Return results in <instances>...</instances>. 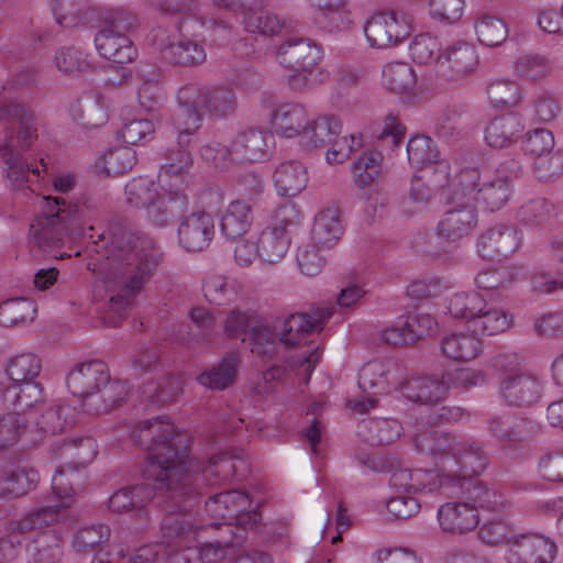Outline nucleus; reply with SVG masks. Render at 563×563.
<instances>
[{"label": "nucleus", "instance_id": "f257e3e1", "mask_svg": "<svg viewBox=\"0 0 563 563\" xmlns=\"http://www.w3.org/2000/svg\"><path fill=\"white\" fill-rule=\"evenodd\" d=\"M146 441L147 457L143 467V497L151 496L150 487L167 488L169 492L184 471L186 446L181 435L166 415L143 419V442Z\"/></svg>", "mask_w": 563, "mask_h": 563}, {"label": "nucleus", "instance_id": "f03ea898", "mask_svg": "<svg viewBox=\"0 0 563 563\" xmlns=\"http://www.w3.org/2000/svg\"><path fill=\"white\" fill-rule=\"evenodd\" d=\"M0 121H8L5 137L0 145V161L3 164L5 176H29L30 173L40 176L46 173L48 176H75L71 173L55 174L48 168L44 157L29 162L24 156L34 141L37 140V120L33 111L18 102L3 103L0 107Z\"/></svg>", "mask_w": 563, "mask_h": 563}, {"label": "nucleus", "instance_id": "7ed1b4c3", "mask_svg": "<svg viewBox=\"0 0 563 563\" xmlns=\"http://www.w3.org/2000/svg\"><path fill=\"white\" fill-rule=\"evenodd\" d=\"M413 444L418 452L430 455L445 474L477 477L488 465L484 445L470 438L429 430L418 433Z\"/></svg>", "mask_w": 563, "mask_h": 563}, {"label": "nucleus", "instance_id": "20e7f679", "mask_svg": "<svg viewBox=\"0 0 563 563\" xmlns=\"http://www.w3.org/2000/svg\"><path fill=\"white\" fill-rule=\"evenodd\" d=\"M333 307L316 308L311 313L296 312L285 319L268 324L255 325L250 334L251 351L263 358H272L278 344L295 347L313 333L323 329L324 323L332 317Z\"/></svg>", "mask_w": 563, "mask_h": 563}, {"label": "nucleus", "instance_id": "39448f33", "mask_svg": "<svg viewBox=\"0 0 563 563\" xmlns=\"http://www.w3.org/2000/svg\"><path fill=\"white\" fill-rule=\"evenodd\" d=\"M176 505L177 510L166 514L162 520V541L143 545V563L155 562L161 555L164 563H196L197 549L187 545L199 534L196 514L187 505Z\"/></svg>", "mask_w": 563, "mask_h": 563}, {"label": "nucleus", "instance_id": "423d86ee", "mask_svg": "<svg viewBox=\"0 0 563 563\" xmlns=\"http://www.w3.org/2000/svg\"><path fill=\"white\" fill-rule=\"evenodd\" d=\"M250 465L243 456V451L236 455L222 453L212 456L199 473H191L184 463V471L178 475L170 489L175 504L187 505L191 509L198 500L200 484L216 485L230 478L242 479L249 473Z\"/></svg>", "mask_w": 563, "mask_h": 563}, {"label": "nucleus", "instance_id": "0eeeda50", "mask_svg": "<svg viewBox=\"0 0 563 563\" xmlns=\"http://www.w3.org/2000/svg\"><path fill=\"white\" fill-rule=\"evenodd\" d=\"M41 213L30 224V236L42 250L60 247L66 238L81 234V216L78 205L59 197L46 196Z\"/></svg>", "mask_w": 563, "mask_h": 563}, {"label": "nucleus", "instance_id": "6e6552de", "mask_svg": "<svg viewBox=\"0 0 563 563\" xmlns=\"http://www.w3.org/2000/svg\"><path fill=\"white\" fill-rule=\"evenodd\" d=\"M139 236L126 234V245H119V255L109 274L110 309L119 312L131 307L141 292V252Z\"/></svg>", "mask_w": 563, "mask_h": 563}, {"label": "nucleus", "instance_id": "1a4fd4ad", "mask_svg": "<svg viewBox=\"0 0 563 563\" xmlns=\"http://www.w3.org/2000/svg\"><path fill=\"white\" fill-rule=\"evenodd\" d=\"M111 18L100 16L95 23L99 31L95 35L98 53L114 64L131 63L137 57V48L125 34L137 22L136 15L125 9H108Z\"/></svg>", "mask_w": 563, "mask_h": 563}, {"label": "nucleus", "instance_id": "9d476101", "mask_svg": "<svg viewBox=\"0 0 563 563\" xmlns=\"http://www.w3.org/2000/svg\"><path fill=\"white\" fill-rule=\"evenodd\" d=\"M66 503L43 506L29 511L19 520H11L5 526V533L0 538V563L14 562L29 545V534L48 528L59 521Z\"/></svg>", "mask_w": 563, "mask_h": 563}, {"label": "nucleus", "instance_id": "9b49d317", "mask_svg": "<svg viewBox=\"0 0 563 563\" xmlns=\"http://www.w3.org/2000/svg\"><path fill=\"white\" fill-rule=\"evenodd\" d=\"M152 180L143 192V218L156 228L166 227L174 214L188 207L187 184L184 178H164V183Z\"/></svg>", "mask_w": 563, "mask_h": 563}, {"label": "nucleus", "instance_id": "f8f14e48", "mask_svg": "<svg viewBox=\"0 0 563 563\" xmlns=\"http://www.w3.org/2000/svg\"><path fill=\"white\" fill-rule=\"evenodd\" d=\"M194 90H184L177 93L178 110L174 115V125L179 131L177 136V150H172L166 156V163L161 166L159 176H180L189 174L194 165L191 154L187 147L191 143V136L200 129L202 114L195 112L191 104Z\"/></svg>", "mask_w": 563, "mask_h": 563}, {"label": "nucleus", "instance_id": "ddd939ff", "mask_svg": "<svg viewBox=\"0 0 563 563\" xmlns=\"http://www.w3.org/2000/svg\"><path fill=\"white\" fill-rule=\"evenodd\" d=\"M515 355L500 354L494 360V367L504 372L499 382L501 400L517 408H529L540 401L543 395V383L534 374L528 372H514L517 365Z\"/></svg>", "mask_w": 563, "mask_h": 563}, {"label": "nucleus", "instance_id": "4468645a", "mask_svg": "<svg viewBox=\"0 0 563 563\" xmlns=\"http://www.w3.org/2000/svg\"><path fill=\"white\" fill-rule=\"evenodd\" d=\"M446 492L449 498L466 499L476 512L481 509L501 515L510 507L501 493L476 476H455L453 485L446 486Z\"/></svg>", "mask_w": 563, "mask_h": 563}, {"label": "nucleus", "instance_id": "2eb2a0df", "mask_svg": "<svg viewBox=\"0 0 563 563\" xmlns=\"http://www.w3.org/2000/svg\"><path fill=\"white\" fill-rule=\"evenodd\" d=\"M367 43L374 48L397 46L411 34V24L406 14L395 11L377 12L363 25Z\"/></svg>", "mask_w": 563, "mask_h": 563}, {"label": "nucleus", "instance_id": "dca6fc26", "mask_svg": "<svg viewBox=\"0 0 563 563\" xmlns=\"http://www.w3.org/2000/svg\"><path fill=\"white\" fill-rule=\"evenodd\" d=\"M194 90L191 104L195 112L201 113L206 110L211 117L225 118L235 112L238 98L235 91L230 87H214L203 89L197 84H187L179 88L177 93L184 90Z\"/></svg>", "mask_w": 563, "mask_h": 563}, {"label": "nucleus", "instance_id": "f3484780", "mask_svg": "<svg viewBox=\"0 0 563 563\" xmlns=\"http://www.w3.org/2000/svg\"><path fill=\"white\" fill-rule=\"evenodd\" d=\"M276 56L285 68L313 71L323 58V48L310 38L290 36L277 47Z\"/></svg>", "mask_w": 563, "mask_h": 563}, {"label": "nucleus", "instance_id": "a211bd4d", "mask_svg": "<svg viewBox=\"0 0 563 563\" xmlns=\"http://www.w3.org/2000/svg\"><path fill=\"white\" fill-rule=\"evenodd\" d=\"M478 55L474 45L457 41L439 56V71L449 80L463 79L475 71Z\"/></svg>", "mask_w": 563, "mask_h": 563}, {"label": "nucleus", "instance_id": "6ab92c4d", "mask_svg": "<svg viewBox=\"0 0 563 563\" xmlns=\"http://www.w3.org/2000/svg\"><path fill=\"white\" fill-rule=\"evenodd\" d=\"M520 243L521 239L515 227L497 224L479 235L477 252L484 260L498 261L515 253Z\"/></svg>", "mask_w": 563, "mask_h": 563}, {"label": "nucleus", "instance_id": "aec40b11", "mask_svg": "<svg viewBox=\"0 0 563 563\" xmlns=\"http://www.w3.org/2000/svg\"><path fill=\"white\" fill-rule=\"evenodd\" d=\"M51 9L56 23L64 27L87 25L95 23L100 16H112L107 8L95 7L88 0H52Z\"/></svg>", "mask_w": 563, "mask_h": 563}, {"label": "nucleus", "instance_id": "412c9836", "mask_svg": "<svg viewBox=\"0 0 563 563\" xmlns=\"http://www.w3.org/2000/svg\"><path fill=\"white\" fill-rule=\"evenodd\" d=\"M130 386L126 382L117 378L108 379L87 395L80 405L82 410L90 416L107 415L121 406L128 398Z\"/></svg>", "mask_w": 563, "mask_h": 563}, {"label": "nucleus", "instance_id": "4be33fe9", "mask_svg": "<svg viewBox=\"0 0 563 563\" xmlns=\"http://www.w3.org/2000/svg\"><path fill=\"white\" fill-rule=\"evenodd\" d=\"M558 548L554 541L539 533L519 534L511 542L510 553L517 563H552Z\"/></svg>", "mask_w": 563, "mask_h": 563}, {"label": "nucleus", "instance_id": "5701e85b", "mask_svg": "<svg viewBox=\"0 0 563 563\" xmlns=\"http://www.w3.org/2000/svg\"><path fill=\"white\" fill-rule=\"evenodd\" d=\"M242 23L249 35L236 43L235 51L245 56H251L262 49V46L258 45V37L264 40L276 35L284 26V22L277 15L269 13L246 15Z\"/></svg>", "mask_w": 563, "mask_h": 563}, {"label": "nucleus", "instance_id": "b1692460", "mask_svg": "<svg viewBox=\"0 0 563 563\" xmlns=\"http://www.w3.org/2000/svg\"><path fill=\"white\" fill-rule=\"evenodd\" d=\"M214 235V221L206 211L187 216L178 228L180 244L189 252H200L209 246Z\"/></svg>", "mask_w": 563, "mask_h": 563}, {"label": "nucleus", "instance_id": "393cba45", "mask_svg": "<svg viewBox=\"0 0 563 563\" xmlns=\"http://www.w3.org/2000/svg\"><path fill=\"white\" fill-rule=\"evenodd\" d=\"M110 371L100 360H91L77 364L67 376V387L70 393L82 400L98 386L108 383Z\"/></svg>", "mask_w": 563, "mask_h": 563}, {"label": "nucleus", "instance_id": "a878e982", "mask_svg": "<svg viewBox=\"0 0 563 563\" xmlns=\"http://www.w3.org/2000/svg\"><path fill=\"white\" fill-rule=\"evenodd\" d=\"M438 520L444 532L453 534L470 532L479 523L478 512L466 499H456L440 506Z\"/></svg>", "mask_w": 563, "mask_h": 563}, {"label": "nucleus", "instance_id": "bb28decb", "mask_svg": "<svg viewBox=\"0 0 563 563\" xmlns=\"http://www.w3.org/2000/svg\"><path fill=\"white\" fill-rule=\"evenodd\" d=\"M532 285L544 294L563 289V236L554 238L549 243L544 271L532 277Z\"/></svg>", "mask_w": 563, "mask_h": 563}, {"label": "nucleus", "instance_id": "cd10ccee", "mask_svg": "<svg viewBox=\"0 0 563 563\" xmlns=\"http://www.w3.org/2000/svg\"><path fill=\"white\" fill-rule=\"evenodd\" d=\"M519 421L531 424V432H538L540 429L537 422L510 412L487 415L486 429L503 448H511L521 441V432L517 428Z\"/></svg>", "mask_w": 563, "mask_h": 563}, {"label": "nucleus", "instance_id": "c85d7f7f", "mask_svg": "<svg viewBox=\"0 0 563 563\" xmlns=\"http://www.w3.org/2000/svg\"><path fill=\"white\" fill-rule=\"evenodd\" d=\"M477 225L476 206L452 207L442 216L437 234L448 241H457L468 235Z\"/></svg>", "mask_w": 563, "mask_h": 563}, {"label": "nucleus", "instance_id": "c756f323", "mask_svg": "<svg viewBox=\"0 0 563 563\" xmlns=\"http://www.w3.org/2000/svg\"><path fill=\"white\" fill-rule=\"evenodd\" d=\"M157 77L155 71L148 79L143 75V139L153 134L163 123L164 91Z\"/></svg>", "mask_w": 563, "mask_h": 563}, {"label": "nucleus", "instance_id": "7c9ffc66", "mask_svg": "<svg viewBox=\"0 0 563 563\" xmlns=\"http://www.w3.org/2000/svg\"><path fill=\"white\" fill-rule=\"evenodd\" d=\"M395 366L390 361L374 360L366 363L358 374V387L369 395L388 394L391 384L398 383L394 373Z\"/></svg>", "mask_w": 563, "mask_h": 563}, {"label": "nucleus", "instance_id": "2f4dec72", "mask_svg": "<svg viewBox=\"0 0 563 563\" xmlns=\"http://www.w3.org/2000/svg\"><path fill=\"white\" fill-rule=\"evenodd\" d=\"M272 134L258 129H249L236 135L232 142V156L236 163H255L263 161Z\"/></svg>", "mask_w": 563, "mask_h": 563}, {"label": "nucleus", "instance_id": "473e14b6", "mask_svg": "<svg viewBox=\"0 0 563 563\" xmlns=\"http://www.w3.org/2000/svg\"><path fill=\"white\" fill-rule=\"evenodd\" d=\"M525 129L521 117L509 112L494 118L485 129L487 144L495 148L507 147L521 136Z\"/></svg>", "mask_w": 563, "mask_h": 563}, {"label": "nucleus", "instance_id": "72a5a7b5", "mask_svg": "<svg viewBox=\"0 0 563 563\" xmlns=\"http://www.w3.org/2000/svg\"><path fill=\"white\" fill-rule=\"evenodd\" d=\"M344 228L340 220L338 206H329L320 210L311 230V242L320 247H333L343 235Z\"/></svg>", "mask_w": 563, "mask_h": 563}, {"label": "nucleus", "instance_id": "f704fd0d", "mask_svg": "<svg viewBox=\"0 0 563 563\" xmlns=\"http://www.w3.org/2000/svg\"><path fill=\"white\" fill-rule=\"evenodd\" d=\"M252 223V206L243 199H235L229 203L222 213L219 228L225 239L234 241L245 235Z\"/></svg>", "mask_w": 563, "mask_h": 563}, {"label": "nucleus", "instance_id": "c9c22d12", "mask_svg": "<svg viewBox=\"0 0 563 563\" xmlns=\"http://www.w3.org/2000/svg\"><path fill=\"white\" fill-rule=\"evenodd\" d=\"M308 119L307 110L302 104L287 102L272 112V126L282 136L294 137L299 134L302 136Z\"/></svg>", "mask_w": 563, "mask_h": 563}, {"label": "nucleus", "instance_id": "e433bc0d", "mask_svg": "<svg viewBox=\"0 0 563 563\" xmlns=\"http://www.w3.org/2000/svg\"><path fill=\"white\" fill-rule=\"evenodd\" d=\"M402 426L396 419L367 418L357 424L356 434L371 445H387L402 433Z\"/></svg>", "mask_w": 563, "mask_h": 563}, {"label": "nucleus", "instance_id": "4c0bfd02", "mask_svg": "<svg viewBox=\"0 0 563 563\" xmlns=\"http://www.w3.org/2000/svg\"><path fill=\"white\" fill-rule=\"evenodd\" d=\"M477 203L494 212L508 203L515 192L510 178H477Z\"/></svg>", "mask_w": 563, "mask_h": 563}, {"label": "nucleus", "instance_id": "58836bf2", "mask_svg": "<svg viewBox=\"0 0 563 563\" xmlns=\"http://www.w3.org/2000/svg\"><path fill=\"white\" fill-rule=\"evenodd\" d=\"M490 162L481 153L462 151L456 153L451 161L444 159L440 162L435 173L442 176H463L470 174L481 176L490 174Z\"/></svg>", "mask_w": 563, "mask_h": 563}, {"label": "nucleus", "instance_id": "ea45409f", "mask_svg": "<svg viewBox=\"0 0 563 563\" xmlns=\"http://www.w3.org/2000/svg\"><path fill=\"white\" fill-rule=\"evenodd\" d=\"M26 548V563H59L63 558V538L55 530L43 531Z\"/></svg>", "mask_w": 563, "mask_h": 563}, {"label": "nucleus", "instance_id": "a19ab883", "mask_svg": "<svg viewBox=\"0 0 563 563\" xmlns=\"http://www.w3.org/2000/svg\"><path fill=\"white\" fill-rule=\"evenodd\" d=\"M136 151L130 146L108 150L93 165L96 176H121L136 164Z\"/></svg>", "mask_w": 563, "mask_h": 563}, {"label": "nucleus", "instance_id": "79ce46f5", "mask_svg": "<svg viewBox=\"0 0 563 563\" xmlns=\"http://www.w3.org/2000/svg\"><path fill=\"white\" fill-rule=\"evenodd\" d=\"M382 84L387 90L410 98L417 85V76L407 63H389L383 68Z\"/></svg>", "mask_w": 563, "mask_h": 563}, {"label": "nucleus", "instance_id": "37998d69", "mask_svg": "<svg viewBox=\"0 0 563 563\" xmlns=\"http://www.w3.org/2000/svg\"><path fill=\"white\" fill-rule=\"evenodd\" d=\"M40 482V473L33 467H18L0 481V497L12 499L25 496L35 489Z\"/></svg>", "mask_w": 563, "mask_h": 563}, {"label": "nucleus", "instance_id": "c03bdc74", "mask_svg": "<svg viewBox=\"0 0 563 563\" xmlns=\"http://www.w3.org/2000/svg\"><path fill=\"white\" fill-rule=\"evenodd\" d=\"M406 148L409 164L417 170L432 168L435 173L439 163L444 161L440 158L434 141L427 135L412 136Z\"/></svg>", "mask_w": 563, "mask_h": 563}, {"label": "nucleus", "instance_id": "a18cd8bd", "mask_svg": "<svg viewBox=\"0 0 563 563\" xmlns=\"http://www.w3.org/2000/svg\"><path fill=\"white\" fill-rule=\"evenodd\" d=\"M71 114L85 128H98L107 123L109 115L103 98L98 93H87L71 106Z\"/></svg>", "mask_w": 563, "mask_h": 563}, {"label": "nucleus", "instance_id": "49530a36", "mask_svg": "<svg viewBox=\"0 0 563 563\" xmlns=\"http://www.w3.org/2000/svg\"><path fill=\"white\" fill-rule=\"evenodd\" d=\"M443 354L453 361L468 362L474 360L482 351L481 340L476 333H451L441 341Z\"/></svg>", "mask_w": 563, "mask_h": 563}, {"label": "nucleus", "instance_id": "de8ad7c7", "mask_svg": "<svg viewBox=\"0 0 563 563\" xmlns=\"http://www.w3.org/2000/svg\"><path fill=\"white\" fill-rule=\"evenodd\" d=\"M404 397L413 402L437 404L445 396L441 380L429 377H412L401 385Z\"/></svg>", "mask_w": 563, "mask_h": 563}, {"label": "nucleus", "instance_id": "09e8293b", "mask_svg": "<svg viewBox=\"0 0 563 563\" xmlns=\"http://www.w3.org/2000/svg\"><path fill=\"white\" fill-rule=\"evenodd\" d=\"M477 178H446L440 189V197L446 205L454 208L475 206L477 202Z\"/></svg>", "mask_w": 563, "mask_h": 563}, {"label": "nucleus", "instance_id": "8fccbe9b", "mask_svg": "<svg viewBox=\"0 0 563 563\" xmlns=\"http://www.w3.org/2000/svg\"><path fill=\"white\" fill-rule=\"evenodd\" d=\"M44 389L41 383L34 380L12 384L4 394V402L14 410L25 411L44 402Z\"/></svg>", "mask_w": 563, "mask_h": 563}, {"label": "nucleus", "instance_id": "3c124183", "mask_svg": "<svg viewBox=\"0 0 563 563\" xmlns=\"http://www.w3.org/2000/svg\"><path fill=\"white\" fill-rule=\"evenodd\" d=\"M342 130V123L335 115H322L310 122L305 129L302 140L307 146L321 147L331 143Z\"/></svg>", "mask_w": 563, "mask_h": 563}, {"label": "nucleus", "instance_id": "603ef678", "mask_svg": "<svg viewBox=\"0 0 563 563\" xmlns=\"http://www.w3.org/2000/svg\"><path fill=\"white\" fill-rule=\"evenodd\" d=\"M163 58L169 63L184 66H195L206 60L205 47L191 40H180L177 43L168 42L159 46Z\"/></svg>", "mask_w": 563, "mask_h": 563}, {"label": "nucleus", "instance_id": "864d4df0", "mask_svg": "<svg viewBox=\"0 0 563 563\" xmlns=\"http://www.w3.org/2000/svg\"><path fill=\"white\" fill-rule=\"evenodd\" d=\"M230 536V539H214L212 542H206L197 548L198 559L196 563H221L225 558V550L233 548L244 541V530L234 528L230 525L223 528Z\"/></svg>", "mask_w": 563, "mask_h": 563}, {"label": "nucleus", "instance_id": "5fc2aeb1", "mask_svg": "<svg viewBox=\"0 0 563 563\" xmlns=\"http://www.w3.org/2000/svg\"><path fill=\"white\" fill-rule=\"evenodd\" d=\"M181 390V380L172 375L143 384V396L146 397L147 404L161 407L175 402Z\"/></svg>", "mask_w": 563, "mask_h": 563}, {"label": "nucleus", "instance_id": "6e6d98bb", "mask_svg": "<svg viewBox=\"0 0 563 563\" xmlns=\"http://www.w3.org/2000/svg\"><path fill=\"white\" fill-rule=\"evenodd\" d=\"M410 495L439 493L449 497L446 486L454 483L455 475L439 474L433 470L415 468L411 472Z\"/></svg>", "mask_w": 563, "mask_h": 563}, {"label": "nucleus", "instance_id": "4d7b16f0", "mask_svg": "<svg viewBox=\"0 0 563 563\" xmlns=\"http://www.w3.org/2000/svg\"><path fill=\"white\" fill-rule=\"evenodd\" d=\"M316 26L328 34H336L346 31L352 24L351 12L345 3L316 9L313 12Z\"/></svg>", "mask_w": 563, "mask_h": 563}, {"label": "nucleus", "instance_id": "13d9d810", "mask_svg": "<svg viewBox=\"0 0 563 563\" xmlns=\"http://www.w3.org/2000/svg\"><path fill=\"white\" fill-rule=\"evenodd\" d=\"M238 363V355L231 353L225 356L218 366H213L209 371L201 373L198 376V382L210 389H225L235 379Z\"/></svg>", "mask_w": 563, "mask_h": 563}, {"label": "nucleus", "instance_id": "bf43d9fd", "mask_svg": "<svg viewBox=\"0 0 563 563\" xmlns=\"http://www.w3.org/2000/svg\"><path fill=\"white\" fill-rule=\"evenodd\" d=\"M512 322V316L507 311L487 307L483 309L472 321V332L484 335H495L505 332Z\"/></svg>", "mask_w": 563, "mask_h": 563}, {"label": "nucleus", "instance_id": "052dcab7", "mask_svg": "<svg viewBox=\"0 0 563 563\" xmlns=\"http://www.w3.org/2000/svg\"><path fill=\"white\" fill-rule=\"evenodd\" d=\"M290 242V238L265 228L257 240L258 257L265 263L276 264L288 252Z\"/></svg>", "mask_w": 563, "mask_h": 563}, {"label": "nucleus", "instance_id": "680f3d73", "mask_svg": "<svg viewBox=\"0 0 563 563\" xmlns=\"http://www.w3.org/2000/svg\"><path fill=\"white\" fill-rule=\"evenodd\" d=\"M35 303L25 297H15L0 302V324L13 327L34 320Z\"/></svg>", "mask_w": 563, "mask_h": 563}, {"label": "nucleus", "instance_id": "e2e57ef3", "mask_svg": "<svg viewBox=\"0 0 563 563\" xmlns=\"http://www.w3.org/2000/svg\"><path fill=\"white\" fill-rule=\"evenodd\" d=\"M220 501L228 506L229 515H234L240 523L256 526L261 516L255 510L246 511L251 507V499L245 492L233 489L218 494Z\"/></svg>", "mask_w": 563, "mask_h": 563}, {"label": "nucleus", "instance_id": "0e129e2a", "mask_svg": "<svg viewBox=\"0 0 563 563\" xmlns=\"http://www.w3.org/2000/svg\"><path fill=\"white\" fill-rule=\"evenodd\" d=\"M202 291L210 303L223 306L236 298L238 284L222 275H209L203 279Z\"/></svg>", "mask_w": 563, "mask_h": 563}, {"label": "nucleus", "instance_id": "69168bd1", "mask_svg": "<svg viewBox=\"0 0 563 563\" xmlns=\"http://www.w3.org/2000/svg\"><path fill=\"white\" fill-rule=\"evenodd\" d=\"M42 371L41 358L33 353H22L10 358L5 366V374L12 384L34 380Z\"/></svg>", "mask_w": 563, "mask_h": 563}, {"label": "nucleus", "instance_id": "338daca9", "mask_svg": "<svg viewBox=\"0 0 563 563\" xmlns=\"http://www.w3.org/2000/svg\"><path fill=\"white\" fill-rule=\"evenodd\" d=\"M486 308L485 299L477 292H457L450 299L448 312L455 319H465L468 328L473 319Z\"/></svg>", "mask_w": 563, "mask_h": 563}, {"label": "nucleus", "instance_id": "774afa93", "mask_svg": "<svg viewBox=\"0 0 563 563\" xmlns=\"http://www.w3.org/2000/svg\"><path fill=\"white\" fill-rule=\"evenodd\" d=\"M475 32L481 44L489 47L498 46L508 36L506 23L495 15L483 14L475 23Z\"/></svg>", "mask_w": 563, "mask_h": 563}]
</instances>
